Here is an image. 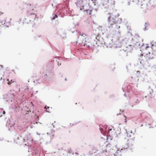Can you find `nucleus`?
Segmentation results:
<instances>
[{"label": "nucleus", "mask_w": 156, "mask_h": 156, "mask_svg": "<svg viewBox=\"0 0 156 156\" xmlns=\"http://www.w3.org/2000/svg\"><path fill=\"white\" fill-rule=\"evenodd\" d=\"M10 19L7 18H4L0 19V23L2 25L5 24L8 27L10 25Z\"/></svg>", "instance_id": "f257e3e1"}, {"label": "nucleus", "mask_w": 156, "mask_h": 156, "mask_svg": "<svg viewBox=\"0 0 156 156\" xmlns=\"http://www.w3.org/2000/svg\"><path fill=\"white\" fill-rule=\"evenodd\" d=\"M115 18V19H113L111 18L110 17H109L108 18V21L109 23V24H110L111 25L117 22V20L118 18Z\"/></svg>", "instance_id": "f03ea898"}, {"label": "nucleus", "mask_w": 156, "mask_h": 156, "mask_svg": "<svg viewBox=\"0 0 156 156\" xmlns=\"http://www.w3.org/2000/svg\"><path fill=\"white\" fill-rule=\"evenodd\" d=\"M36 15L34 14H30L29 15L27 18V20H30V21L31 20L32 21H33L36 18Z\"/></svg>", "instance_id": "7ed1b4c3"}, {"label": "nucleus", "mask_w": 156, "mask_h": 156, "mask_svg": "<svg viewBox=\"0 0 156 156\" xmlns=\"http://www.w3.org/2000/svg\"><path fill=\"white\" fill-rule=\"evenodd\" d=\"M151 48L154 51L156 52V42L152 41L151 43Z\"/></svg>", "instance_id": "20e7f679"}, {"label": "nucleus", "mask_w": 156, "mask_h": 156, "mask_svg": "<svg viewBox=\"0 0 156 156\" xmlns=\"http://www.w3.org/2000/svg\"><path fill=\"white\" fill-rule=\"evenodd\" d=\"M126 119L127 118L126 116H123L121 118V120H122V123H126Z\"/></svg>", "instance_id": "39448f33"}, {"label": "nucleus", "mask_w": 156, "mask_h": 156, "mask_svg": "<svg viewBox=\"0 0 156 156\" xmlns=\"http://www.w3.org/2000/svg\"><path fill=\"white\" fill-rule=\"evenodd\" d=\"M149 46H147L146 47L145 50H144V54H145L146 55H148V54L147 53V49L149 48Z\"/></svg>", "instance_id": "423d86ee"}, {"label": "nucleus", "mask_w": 156, "mask_h": 156, "mask_svg": "<svg viewBox=\"0 0 156 156\" xmlns=\"http://www.w3.org/2000/svg\"><path fill=\"white\" fill-rule=\"evenodd\" d=\"M7 81H8V84L9 85H11L12 83H13L14 82V80H11L9 81V79L7 80Z\"/></svg>", "instance_id": "0eeeda50"}, {"label": "nucleus", "mask_w": 156, "mask_h": 156, "mask_svg": "<svg viewBox=\"0 0 156 156\" xmlns=\"http://www.w3.org/2000/svg\"><path fill=\"white\" fill-rule=\"evenodd\" d=\"M58 17V16L56 15H53V17H51V20H54L56 18H57Z\"/></svg>", "instance_id": "6e6552de"}, {"label": "nucleus", "mask_w": 156, "mask_h": 156, "mask_svg": "<svg viewBox=\"0 0 156 156\" xmlns=\"http://www.w3.org/2000/svg\"><path fill=\"white\" fill-rule=\"evenodd\" d=\"M49 107H48V106H45L44 107V108L45 109H46L47 110V111L48 112H49V110L48 109H48H49Z\"/></svg>", "instance_id": "1a4fd4ad"}, {"label": "nucleus", "mask_w": 156, "mask_h": 156, "mask_svg": "<svg viewBox=\"0 0 156 156\" xmlns=\"http://www.w3.org/2000/svg\"><path fill=\"white\" fill-rule=\"evenodd\" d=\"M109 1V0H108V1L107 2V3H111V4L112 5V4L114 5L115 4V2L114 1H113L112 2H110Z\"/></svg>", "instance_id": "9d476101"}, {"label": "nucleus", "mask_w": 156, "mask_h": 156, "mask_svg": "<svg viewBox=\"0 0 156 156\" xmlns=\"http://www.w3.org/2000/svg\"><path fill=\"white\" fill-rule=\"evenodd\" d=\"M27 140H30V136H28V137H27Z\"/></svg>", "instance_id": "9b49d317"}, {"label": "nucleus", "mask_w": 156, "mask_h": 156, "mask_svg": "<svg viewBox=\"0 0 156 156\" xmlns=\"http://www.w3.org/2000/svg\"><path fill=\"white\" fill-rule=\"evenodd\" d=\"M153 57H149V59H153Z\"/></svg>", "instance_id": "f8f14e48"}, {"label": "nucleus", "mask_w": 156, "mask_h": 156, "mask_svg": "<svg viewBox=\"0 0 156 156\" xmlns=\"http://www.w3.org/2000/svg\"><path fill=\"white\" fill-rule=\"evenodd\" d=\"M3 114H5V111H3Z\"/></svg>", "instance_id": "ddd939ff"}, {"label": "nucleus", "mask_w": 156, "mask_h": 156, "mask_svg": "<svg viewBox=\"0 0 156 156\" xmlns=\"http://www.w3.org/2000/svg\"><path fill=\"white\" fill-rule=\"evenodd\" d=\"M148 54H149V55H150V52H148Z\"/></svg>", "instance_id": "4468645a"}, {"label": "nucleus", "mask_w": 156, "mask_h": 156, "mask_svg": "<svg viewBox=\"0 0 156 156\" xmlns=\"http://www.w3.org/2000/svg\"><path fill=\"white\" fill-rule=\"evenodd\" d=\"M83 34L82 35V36H83ZM84 34V35H85V34Z\"/></svg>", "instance_id": "2eb2a0df"}, {"label": "nucleus", "mask_w": 156, "mask_h": 156, "mask_svg": "<svg viewBox=\"0 0 156 156\" xmlns=\"http://www.w3.org/2000/svg\"><path fill=\"white\" fill-rule=\"evenodd\" d=\"M23 140H24V141H25V139H24Z\"/></svg>", "instance_id": "dca6fc26"}]
</instances>
